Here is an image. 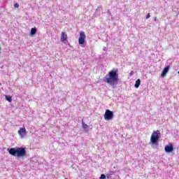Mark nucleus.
Segmentation results:
<instances>
[{"mask_svg": "<svg viewBox=\"0 0 179 179\" xmlns=\"http://www.w3.org/2000/svg\"><path fill=\"white\" fill-rule=\"evenodd\" d=\"M119 78L118 69H113L103 78V82L110 86H115V85H118V81L120 80Z\"/></svg>", "mask_w": 179, "mask_h": 179, "instance_id": "obj_1", "label": "nucleus"}, {"mask_svg": "<svg viewBox=\"0 0 179 179\" xmlns=\"http://www.w3.org/2000/svg\"><path fill=\"white\" fill-rule=\"evenodd\" d=\"M8 153L11 156H17V157H23L26 156V149L24 148H10Z\"/></svg>", "mask_w": 179, "mask_h": 179, "instance_id": "obj_2", "label": "nucleus"}, {"mask_svg": "<svg viewBox=\"0 0 179 179\" xmlns=\"http://www.w3.org/2000/svg\"><path fill=\"white\" fill-rule=\"evenodd\" d=\"M160 131L159 130L154 131L151 135L150 137V142L152 143V145H155V143H157L159 142V139L160 136Z\"/></svg>", "mask_w": 179, "mask_h": 179, "instance_id": "obj_3", "label": "nucleus"}, {"mask_svg": "<svg viewBox=\"0 0 179 179\" xmlns=\"http://www.w3.org/2000/svg\"><path fill=\"white\" fill-rule=\"evenodd\" d=\"M113 118H114V113L108 109L106 110L104 115V119L106 121H110Z\"/></svg>", "mask_w": 179, "mask_h": 179, "instance_id": "obj_4", "label": "nucleus"}, {"mask_svg": "<svg viewBox=\"0 0 179 179\" xmlns=\"http://www.w3.org/2000/svg\"><path fill=\"white\" fill-rule=\"evenodd\" d=\"M85 41H86V34L83 31H80V36L78 38V44L82 45L83 44H85Z\"/></svg>", "mask_w": 179, "mask_h": 179, "instance_id": "obj_5", "label": "nucleus"}, {"mask_svg": "<svg viewBox=\"0 0 179 179\" xmlns=\"http://www.w3.org/2000/svg\"><path fill=\"white\" fill-rule=\"evenodd\" d=\"M60 40H61L62 43H64V44H66V43L68 41V34H66V33L62 31L61 33Z\"/></svg>", "mask_w": 179, "mask_h": 179, "instance_id": "obj_6", "label": "nucleus"}, {"mask_svg": "<svg viewBox=\"0 0 179 179\" xmlns=\"http://www.w3.org/2000/svg\"><path fill=\"white\" fill-rule=\"evenodd\" d=\"M164 149L166 153H171V152L174 150V148L173 147V143H169L168 145L165 146Z\"/></svg>", "mask_w": 179, "mask_h": 179, "instance_id": "obj_7", "label": "nucleus"}, {"mask_svg": "<svg viewBox=\"0 0 179 179\" xmlns=\"http://www.w3.org/2000/svg\"><path fill=\"white\" fill-rule=\"evenodd\" d=\"M27 134L26 128H20L18 131V134L20 135V138H24V134Z\"/></svg>", "mask_w": 179, "mask_h": 179, "instance_id": "obj_8", "label": "nucleus"}, {"mask_svg": "<svg viewBox=\"0 0 179 179\" xmlns=\"http://www.w3.org/2000/svg\"><path fill=\"white\" fill-rule=\"evenodd\" d=\"M169 69H170V66H166V67L164 68V69L163 70L161 76H162V78H164V76H166V75H167V72H169Z\"/></svg>", "mask_w": 179, "mask_h": 179, "instance_id": "obj_9", "label": "nucleus"}, {"mask_svg": "<svg viewBox=\"0 0 179 179\" xmlns=\"http://www.w3.org/2000/svg\"><path fill=\"white\" fill-rule=\"evenodd\" d=\"M36 33H37V29L31 28V32H30L31 36H34V34H36Z\"/></svg>", "mask_w": 179, "mask_h": 179, "instance_id": "obj_10", "label": "nucleus"}, {"mask_svg": "<svg viewBox=\"0 0 179 179\" xmlns=\"http://www.w3.org/2000/svg\"><path fill=\"white\" fill-rule=\"evenodd\" d=\"M139 86H141V80H140V79H138V80L136 81L135 87H136V89H138V87H139Z\"/></svg>", "mask_w": 179, "mask_h": 179, "instance_id": "obj_11", "label": "nucleus"}, {"mask_svg": "<svg viewBox=\"0 0 179 179\" xmlns=\"http://www.w3.org/2000/svg\"><path fill=\"white\" fill-rule=\"evenodd\" d=\"M82 125H83V129H87V128H89V126L86 124V123H85L83 120H82Z\"/></svg>", "mask_w": 179, "mask_h": 179, "instance_id": "obj_12", "label": "nucleus"}, {"mask_svg": "<svg viewBox=\"0 0 179 179\" xmlns=\"http://www.w3.org/2000/svg\"><path fill=\"white\" fill-rule=\"evenodd\" d=\"M6 99L8 103H12V96H6Z\"/></svg>", "mask_w": 179, "mask_h": 179, "instance_id": "obj_13", "label": "nucleus"}, {"mask_svg": "<svg viewBox=\"0 0 179 179\" xmlns=\"http://www.w3.org/2000/svg\"><path fill=\"white\" fill-rule=\"evenodd\" d=\"M100 179H106V175L101 174V177H100Z\"/></svg>", "mask_w": 179, "mask_h": 179, "instance_id": "obj_14", "label": "nucleus"}, {"mask_svg": "<svg viewBox=\"0 0 179 179\" xmlns=\"http://www.w3.org/2000/svg\"><path fill=\"white\" fill-rule=\"evenodd\" d=\"M14 8H19V3H15Z\"/></svg>", "mask_w": 179, "mask_h": 179, "instance_id": "obj_15", "label": "nucleus"}, {"mask_svg": "<svg viewBox=\"0 0 179 179\" xmlns=\"http://www.w3.org/2000/svg\"><path fill=\"white\" fill-rule=\"evenodd\" d=\"M130 75H131V76H132L133 75H135V72H134V71H131L130 72Z\"/></svg>", "mask_w": 179, "mask_h": 179, "instance_id": "obj_16", "label": "nucleus"}, {"mask_svg": "<svg viewBox=\"0 0 179 179\" xmlns=\"http://www.w3.org/2000/svg\"><path fill=\"white\" fill-rule=\"evenodd\" d=\"M149 17H150V13H148V14L146 15V19H149Z\"/></svg>", "mask_w": 179, "mask_h": 179, "instance_id": "obj_17", "label": "nucleus"}, {"mask_svg": "<svg viewBox=\"0 0 179 179\" xmlns=\"http://www.w3.org/2000/svg\"><path fill=\"white\" fill-rule=\"evenodd\" d=\"M110 174H114V172H113V171H111V172H110Z\"/></svg>", "mask_w": 179, "mask_h": 179, "instance_id": "obj_18", "label": "nucleus"}, {"mask_svg": "<svg viewBox=\"0 0 179 179\" xmlns=\"http://www.w3.org/2000/svg\"><path fill=\"white\" fill-rule=\"evenodd\" d=\"M0 54H1V47H0Z\"/></svg>", "mask_w": 179, "mask_h": 179, "instance_id": "obj_19", "label": "nucleus"}, {"mask_svg": "<svg viewBox=\"0 0 179 179\" xmlns=\"http://www.w3.org/2000/svg\"><path fill=\"white\" fill-rule=\"evenodd\" d=\"M155 20H157V18L155 17Z\"/></svg>", "mask_w": 179, "mask_h": 179, "instance_id": "obj_20", "label": "nucleus"}, {"mask_svg": "<svg viewBox=\"0 0 179 179\" xmlns=\"http://www.w3.org/2000/svg\"><path fill=\"white\" fill-rule=\"evenodd\" d=\"M178 73L179 74V71H178Z\"/></svg>", "mask_w": 179, "mask_h": 179, "instance_id": "obj_21", "label": "nucleus"}]
</instances>
